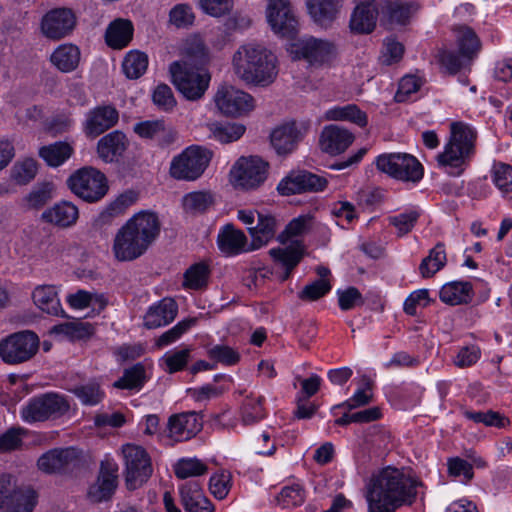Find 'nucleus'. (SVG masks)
Instances as JSON below:
<instances>
[{"label":"nucleus","mask_w":512,"mask_h":512,"mask_svg":"<svg viewBox=\"0 0 512 512\" xmlns=\"http://www.w3.org/2000/svg\"><path fill=\"white\" fill-rule=\"evenodd\" d=\"M117 471L116 463L108 460L101 462L97 480L88 490V498L92 502L99 503L111 498L117 487Z\"/></svg>","instance_id":"6ab92c4d"},{"label":"nucleus","mask_w":512,"mask_h":512,"mask_svg":"<svg viewBox=\"0 0 512 512\" xmlns=\"http://www.w3.org/2000/svg\"><path fill=\"white\" fill-rule=\"evenodd\" d=\"M211 135L221 143H230L240 139L245 133V126L235 122H214L208 124Z\"/></svg>","instance_id":"ea45409f"},{"label":"nucleus","mask_w":512,"mask_h":512,"mask_svg":"<svg viewBox=\"0 0 512 512\" xmlns=\"http://www.w3.org/2000/svg\"><path fill=\"white\" fill-rule=\"evenodd\" d=\"M257 220L256 226L248 227L252 237L251 249H258L266 245L274 238L277 229V221L272 215L257 213Z\"/></svg>","instance_id":"cd10ccee"},{"label":"nucleus","mask_w":512,"mask_h":512,"mask_svg":"<svg viewBox=\"0 0 512 512\" xmlns=\"http://www.w3.org/2000/svg\"><path fill=\"white\" fill-rule=\"evenodd\" d=\"M51 333L62 334L70 340H80L91 336L93 334V327L88 322L75 320L53 326Z\"/></svg>","instance_id":"79ce46f5"},{"label":"nucleus","mask_w":512,"mask_h":512,"mask_svg":"<svg viewBox=\"0 0 512 512\" xmlns=\"http://www.w3.org/2000/svg\"><path fill=\"white\" fill-rule=\"evenodd\" d=\"M134 132L141 138L153 139L165 132V124L163 120L143 121L134 126Z\"/></svg>","instance_id":"69168bd1"},{"label":"nucleus","mask_w":512,"mask_h":512,"mask_svg":"<svg viewBox=\"0 0 512 512\" xmlns=\"http://www.w3.org/2000/svg\"><path fill=\"white\" fill-rule=\"evenodd\" d=\"M219 111L227 116H242L253 108V98L248 93L233 86H221L214 96Z\"/></svg>","instance_id":"2eb2a0df"},{"label":"nucleus","mask_w":512,"mask_h":512,"mask_svg":"<svg viewBox=\"0 0 512 512\" xmlns=\"http://www.w3.org/2000/svg\"><path fill=\"white\" fill-rule=\"evenodd\" d=\"M128 147V140L121 131H113L103 136L97 143V154L106 163L117 161Z\"/></svg>","instance_id":"393cba45"},{"label":"nucleus","mask_w":512,"mask_h":512,"mask_svg":"<svg viewBox=\"0 0 512 512\" xmlns=\"http://www.w3.org/2000/svg\"><path fill=\"white\" fill-rule=\"evenodd\" d=\"M214 204V197L209 191H195L183 197L182 205L187 213L200 214Z\"/></svg>","instance_id":"a19ab883"},{"label":"nucleus","mask_w":512,"mask_h":512,"mask_svg":"<svg viewBox=\"0 0 512 512\" xmlns=\"http://www.w3.org/2000/svg\"><path fill=\"white\" fill-rule=\"evenodd\" d=\"M38 165L36 160L27 158L16 162L11 169V179L19 185H25L33 180L37 174Z\"/></svg>","instance_id":"8fccbe9b"},{"label":"nucleus","mask_w":512,"mask_h":512,"mask_svg":"<svg viewBox=\"0 0 512 512\" xmlns=\"http://www.w3.org/2000/svg\"><path fill=\"white\" fill-rule=\"evenodd\" d=\"M32 298L35 305L43 312L54 316H65L54 286L42 285L36 287Z\"/></svg>","instance_id":"c756f323"},{"label":"nucleus","mask_w":512,"mask_h":512,"mask_svg":"<svg viewBox=\"0 0 512 512\" xmlns=\"http://www.w3.org/2000/svg\"><path fill=\"white\" fill-rule=\"evenodd\" d=\"M447 262L445 246L439 242L432 248L427 257H425L420 266L419 271L423 278H430L440 271Z\"/></svg>","instance_id":"4c0bfd02"},{"label":"nucleus","mask_w":512,"mask_h":512,"mask_svg":"<svg viewBox=\"0 0 512 512\" xmlns=\"http://www.w3.org/2000/svg\"><path fill=\"white\" fill-rule=\"evenodd\" d=\"M136 195L133 192H125L111 202L95 219V224L102 227L123 214L124 211L135 202Z\"/></svg>","instance_id":"c9c22d12"},{"label":"nucleus","mask_w":512,"mask_h":512,"mask_svg":"<svg viewBox=\"0 0 512 512\" xmlns=\"http://www.w3.org/2000/svg\"><path fill=\"white\" fill-rule=\"evenodd\" d=\"M125 463V480L128 489L141 487L151 477L153 468L146 450L138 445L125 444L122 447Z\"/></svg>","instance_id":"1a4fd4ad"},{"label":"nucleus","mask_w":512,"mask_h":512,"mask_svg":"<svg viewBox=\"0 0 512 512\" xmlns=\"http://www.w3.org/2000/svg\"><path fill=\"white\" fill-rule=\"evenodd\" d=\"M264 397L259 396L254 398L252 396H247L242 404V422L245 425H252L263 418H265L266 413L263 408Z\"/></svg>","instance_id":"49530a36"},{"label":"nucleus","mask_w":512,"mask_h":512,"mask_svg":"<svg viewBox=\"0 0 512 512\" xmlns=\"http://www.w3.org/2000/svg\"><path fill=\"white\" fill-rule=\"evenodd\" d=\"M38 348V336L32 331H21L0 341V357L7 364H19L31 359Z\"/></svg>","instance_id":"9b49d317"},{"label":"nucleus","mask_w":512,"mask_h":512,"mask_svg":"<svg viewBox=\"0 0 512 512\" xmlns=\"http://www.w3.org/2000/svg\"><path fill=\"white\" fill-rule=\"evenodd\" d=\"M464 416L475 423H483L486 426H495L499 428L505 426V418L499 413L491 410L487 412L465 410Z\"/></svg>","instance_id":"052dcab7"},{"label":"nucleus","mask_w":512,"mask_h":512,"mask_svg":"<svg viewBox=\"0 0 512 512\" xmlns=\"http://www.w3.org/2000/svg\"><path fill=\"white\" fill-rule=\"evenodd\" d=\"M169 70L173 84L186 99L195 101L203 97L210 82L208 72L178 61L173 62Z\"/></svg>","instance_id":"39448f33"},{"label":"nucleus","mask_w":512,"mask_h":512,"mask_svg":"<svg viewBox=\"0 0 512 512\" xmlns=\"http://www.w3.org/2000/svg\"><path fill=\"white\" fill-rule=\"evenodd\" d=\"M207 470V465L197 458L180 459L174 467L175 474L180 479L197 477L205 474Z\"/></svg>","instance_id":"3c124183"},{"label":"nucleus","mask_w":512,"mask_h":512,"mask_svg":"<svg viewBox=\"0 0 512 512\" xmlns=\"http://www.w3.org/2000/svg\"><path fill=\"white\" fill-rule=\"evenodd\" d=\"M422 483L395 467H385L373 474L366 484L368 512H396L403 505H412L417 487Z\"/></svg>","instance_id":"f257e3e1"},{"label":"nucleus","mask_w":512,"mask_h":512,"mask_svg":"<svg viewBox=\"0 0 512 512\" xmlns=\"http://www.w3.org/2000/svg\"><path fill=\"white\" fill-rule=\"evenodd\" d=\"M119 113L112 105H100L90 110L84 122L87 136L97 137L117 124Z\"/></svg>","instance_id":"aec40b11"},{"label":"nucleus","mask_w":512,"mask_h":512,"mask_svg":"<svg viewBox=\"0 0 512 512\" xmlns=\"http://www.w3.org/2000/svg\"><path fill=\"white\" fill-rule=\"evenodd\" d=\"M477 134L467 124L453 122L450 125V138L444 151L437 156L439 166L449 167V174L459 176L475 153Z\"/></svg>","instance_id":"20e7f679"},{"label":"nucleus","mask_w":512,"mask_h":512,"mask_svg":"<svg viewBox=\"0 0 512 512\" xmlns=\"http://www.w3.org/2000/svg\"><path fill=\"white\" fill-rule=\"evenodd\" d=\"M231 175L235 186L243 189H254L265 181L267 163L259 157H242L233 166Z\"/></svg>","instance_id":"ddd939ff"},{"label":"nucleus","mask_w":512,"mask_h":512,"mask_svg":"<svg viewBox=\"0 0 512 512\" xmlns=\"http://www.w3.org/2000/svg\"><path fill=\"white\" fill-rule=\"evenodd\" d=\"M79 217L78 208L71 202L63 201L47 208L41 214V220L45 223L68 228L74 225Z\"/></svg>","instance_id":"b1692460"},{"label":"nucleus","mask_w":512,"mask_h":512,"mask_svg":"<svg viewBox=\"0 0 512 512\" xmlns=\"http://www.w3.org/2000/svg\"><path fill=\"white\" fill-rule=\"evenodd\" d=\"M70 409L65 397L56 393H46L32 398L22 409L21 416L27 423L57 419Z\"/></svg>","instance_id":"423d86ee"},{"label":"nucleus","mask_w":512,"mask_h":512,"mask_svg":"<svg viewBox=\"0 0 512 512\" xmlns=\"http://www.w3.org/2000/svg\"><path fill=\"white\" fill-rule=\"evenodd\" d=\"M148 56L140 51H130L122 63L123 72L129 79H138L147 70Z\"/></svg>","instance_id":"c03bdc74"},{"label":"nucleus","mask_w":512,"mask_h":512,"mask_svg":"<svg viewBox=\"0 0 512 512\" xmlns=\"http://www.w3.org/2000/svg\"><path fill=\"white\" fill-rule=\"evenodd\" d=\"M328 184L326 178L306 170L292 171L277 186L283 196L323 190Z\"/></svg>","instance_id":"dca6fc26"},{"label":"nucleus","mask_w":512,"mask_h":512,"mask_svg":"<svg viewBox=\"0 0 512 512\" xmlns=\"http://www.w3.org/2000/svg\"><path fill=\"white\" fill-rule=\"evenodd\" d=\"M331 290V284L326 279H318L306 285L298 297L304 301H315L326 295Z\"/></svg>","instance_id":"bf43d9fd"},{"label":"nucleus","mask_w":512,"mask_h":512,"mask_svg":"<svg viewBox=\"0 0 512 512\" xmlns=\"http://www.w3.org/2000/svg\"><path fill=\"white\" fill-rule=\"evenodd\" d=\"M493 182L503 193L512 192V167L505 163H495L492 168Z\"/></svg>","instance_id":"864d4df0"},{"label":"nucleus","mask_w":512,"mask_h":512,"mask_svg":"<svg viewBox=\"0 0 512 512\" xmlns=\"http://www.w3.org/2000/svg\"><path fill=\"white\" fill-rule=\"evenodd\" d=\"M376 166L380 171L400 181L417 183L423 178L421 163L407 153L380 155L376 160Z\"/></svg>","instance_id":"0eeeda50"},{"label":"nucleus","mask_w":512,"mask_h":512,"mask_svg":"<svg viewBox=\"0 0 512 512\" xmlns=\"http://www.w3.org/2000/svg\"><path fill=\"white\" fill-rule=\"evenodd\" d=\"M202 429V419L196 412H183L170 416L169 437L175 441H186Z\"/></svg>","instance_id":"412c9836"},{"label":"nucleus","mask_w":512,"mask_h":512,"mask_svg":"<svg viewBox=\"0 0 512 512\" xmlns=\"http://www.w3.org/2000/svg\"><path fill=\"white\" fill-rule=\"evenodd\" d=\"M50 61L61 72H72L79 65L80 50L73 44H62L51 54Z\"/></svg>","instance_id":"2f4dec72"},{"label":"nucleus","mask_w":512,"mask_h":512,"mask_svg":"<svg viewBox=\"0 0 512 512\" xmlns=\"http://www.w3.org/2000/svg\"><path fill=\"white\" fill-rule=\"evenodd\" d=\"M74 152L71 144L58 141L53 144L42 146L39 149V156L50 167H58L68 160Z\"/></svg>","instance_id":"f704fd0d"},{"label":"nucleus","mask_w":512,"mask_h":512,"mask_svg":"<svg viewBox=\"0 0 512 512\" xmlns=\"http://www.w3.org/2000/svg\"><path fill=\"white\" fill-rule=\"evenodd\" d=\"M133 25L126 19H116L107 28L105 38L107 44L115 49L125 47L132 39Z\"/></svg>","instance_id":"473e14b6"},{"label":"nucleus","mask_w":512,"mask_h":512,"mask_svg":"<svg viewBox=\"0 0 512 512\" xmlns=\"http://www.w3.org/2000/svg\"><path fill=\"white\" fill-rule=\"evenodd\" d=\"M178 312L177 303L171 298H164L151 306L144 316V326L155 329L171 323Z\"/></svg>","instance_id":"a878e982"},{"label":"nucleus","mask_w":512,"mask_h":512,"mask_svg":"<svg viewBox=\"0 0 512 512\" xmlns=\"http://www.w3.org/2000/svg\"><path fill=\"white\" fill-rule=\"evenodd\" d=\"M24 429L11 427L0 435V452H9L18 449L22 445Z\"/></svg>","instance_id":"338daca9"},{"label":"nucleus","mask_w":512,"mask_h":512,"mask_svg":"<svg viewBox=\"0 0 512 512\" xmlns=\"http://www.w3.org/2000/svg\"><path fill=\"white\" fill-rule=\"evenodd\" d=\"M456 33L460 53L463 54V58H467L471 61L475 54L480 50V40L475 32L469 27H459L457 28Z\"/></svg>","instance_id":"37998d69"},{"label":"nucleus","mask_w":512,"mask_h":512,"mask_svg":"<svg viewBox=\"0 0 512 512\" xmlns=\"http://www.w3.org/2000/svg\"><path fill=\"white\" fill-rule=\"evenodd\" d=\"M325 119L329 121H349L359 127H365L368 123L366 113L355 104L333 107L325 112Z\"/></svg>","instance_id":"e433bc0d"},{"label":"nucleus","mask_w":512,"mask_h":512,"mask_svg":"<svg viewBox=\"0 0 512 512\" xmlns=\"http://www.w3.org/2000/svg\"><path fill=\"white\" fill-rule=\"evenodd\" d=\"M195 15L192 8L187 4H178L169 13L170 23L177 28H187L194 22Z\"/></svg>","instance_id":"13d9d810"},{"label":"nucleus","mask_w":512,"mask_h":512,"mask_svg":"<svg viewBox=\"0 0 512 512\" xmlns=\"http://www.w3.org/2000/svg\"><path fill=\"white\" fill-rule=\"evenodd\" d=\"M20 487L17 485L14 476L10 474L0 475V509H3L7 504L11 505V499L15 497V493Z\"/></svg>","instance_id":"e2e57ef3"},{"label":"nucleus","mask_w":512,"mask_h":512,"mask_svg":"<svg viewBox=\"0 0 512 512\" xmlns=\"http://www.w3.org/2000/svg\"><path fill=\"white\" fill-rule=\"evenodd\" d=\"M209 273L208 265L194 264L184 274V285L190 289H200L207 285Z\"/></svg>","instance_id":"603ef678"},{"label":"nucleus","mask_w":512,"mask_h":512,"mask_svg":"<svg viewBox=\"0 0 512 512\" xmlns=\"http://www.w3.org/2000/svg\"><path fill=\"white\" fill-rule=\"evenodd\" d=\"M305 131L295 122L285 123L272 131L271 144L279 155L289 154L302 140Z\"/></svg>","instance_id":"5701e85b"},{"label":"nucleus","mask_w":512,"mask_h":512,"mask_svg":"<svg viewBox=\"0 0 512 512\" xmlns=\"http://www.w3.org/2000/svg\"><path fill=\"white\" fill-rule=\"evenodd\" d=\"M210 359L224 365H235L240 360L239 353L227 345H214L208 350Z\"/></svg>","instance_id":"4d7b16f0"},{"label":"nucleus","mask_w":512,"mask_h":512,"mask_svg":"<svg viewBox=\"0 0 512 512\" xmlns=\"http://www.w3.org/2000/svg\"><path fill=\"white\" fill-rule=\"evenodd\" d=\"M235 74L247 84L267 86L277 76L276 57L261 45H242L233 55Z\"/></svg>","instance_id":"7ed1b4c3"},{"label":"nucleus","mask_w":512,"mask_h":512,"mask_svg":"<svg viewBox=\"0 0 512 512\" xmlns=\"http://www.w3.org/2000/svg\"><path fill=\"white\" fill-rule=\"evenodd\" d=\"M201 9L212 17H222L231 12L234 0H199Z\"/></svg>","instance_id":"680f3d73"},{"label":"nucleus","mask_w":512,"mask_h":512,"mask_svg":"<svg viewBox=\"0 0 512 512\" xmlns=\"http://www.w3.org/2000/svg\"><path fill=\"white\" fill-rule=\"evenodd\" d=\"M270 255L274 261L284 267L285 271L280 277L281 281H286L292 270L299 264L302 259V252L295 247L271 249Z\"/></svg>","instance_id":"58836bf2"},{"label":"nucleus","mask_w":512,"mask_h":512,"mask_svg":"<svg viewBox=\"0 0 512 512\" xmlns=\"http://www.w3.org/2000/svg\"><path fill=\"white\" fill-rule=\"evenodd\" d=\"M439 62L441 65L450 73H457L466 63L470 61L467 58H463V54L448 50H442L438 55Z\"/></svg>","instance_id":"0e129e2a"},{"label":"nucleus","mask_w":512,"mask_h":512,"mask_svg":"<svg viewBox=\"0 0 512 512\" xmlns=\"http://www.w3.org/2000/svg\"><path fill=\"white\" fill-rule=\"evenodd\" d=\"M196 322L195 318H189L180 321L173 328L164 332L157 340L156 346L161 348L167 346L176 340H178L189 328H191Z\"/></svg>","instance_id":"5fc2aeb1"},{"label":"nucleus","mask_w":512,"mask_h":512,"mask_svg":"<svg viewBox=\"0 0 512 512\" xmlns=\"http://www.w3.org/2000/svg\"><path fill=\"white\" fill-rule=\"evenodd\" d=\"M290 52L295 59H303L313 67L329 65L337 54L332 42L314 37L302 38L292 43Z\"/></svg>","instance_id":"f8f14e48"},{"label":"nucleus","mask_w":512,"mask_h":512,"mask_svg":"<svg viewBox=\"0 0 512 512\" xmlns=\"http://www.w3.org/2000/svg\"><path fill=\"white\" fill-rule=\"evenodd\" d=\"M267 20L272 30L287 38H292L298 31V20L289 0H268Z\"/></svg>","instance_id":"4468645a"},{"label":"nucleus","mask_w":512,"mask_h":512,"mask_svg":"<svg viewBox=\"0 0 512 512\" xmlns=\"http://www.w3.org/2000/svg\"><path fill=\"white\" fill-rule=\"evenodd\" d=\"M472 285L469 282H451L445 284L439 293L440 299L449 305L466 304L471 300Z\"/></svg>","instance_id":"72a5a7b5"},{"label":"nucleus","mask_w":512,"mask_h":512,"mask_svg":"<svg viewBox=\"0 0 512 512\" xmlns=\"http://www.w3.org/2000/svg\"><path fill=\"white\" fill-rule=\"evenodd\" d=\"M145 382V369L141 364L126 369L123 376L114 382L113 386L118 389H139Z\"/></svg>","instance_id":"09e8293b"},{"label":"nucleus","mask_w":512,"mask_h":512,"mask_svg":"<svg viewBox=\"0 0 512 512\" xmlns=\"http://www.w3.org/2000/svg\"><path fill=\"white\" fill-rule=\"evenodd\" d=\"M212 153L199 146H191L175 157L170 166V175L178 180L193 181L207 168Z\"/></svg>","instance_id":"9d476101"},{"label":"nucleus","mask_w":512,"mask_h":512,"mask_svg":"<svg viewBox=\"0 0 512 512\" xmlns=\"http://www.w3.org/2000/svg\"><path fill=\"white\" fill-rule=\"evenodd\" d=\"M377 15L373 0H361L352 13L350 28L357 33H370L376 26Z\"/></svg>","instance_id":"bb28decb"},{"label":"nucleus","mask_w":512,"mask_h":512,"mask_svg":"<svg viewBox=\"0 0 512 512\" xmlns=\"http://www.w3.org/2000/svg\"><path fill=\"white\" fill-rule=\"evenodd\" d=\"M311 221L312 217L309 215H302L293 219L279 235V240L285 242L289 237L299 236L305 233L309 229Z\"/></svg>","instance_id":"774afa93"},{"label":"nucleus","mask_w":512,"mask_h":512,"mask_svg":"<svg viewBox=\"0 0 512 512\" xmlns=\"http://www.w3.org/2000/svg\"><path fill=\"white\" fill-rule=\"evenodd\" d=\"M386 9L389 21L395 24H405L415 11L412 4L397 1L390 2Z\"/></svg>","instance_id":"6e6d98bb"},{"label":"nucleus","mask_w":512,"mask_h":512,"mask_svg":"<svg viewBox=\"0 0 512 512\" xmlns=\"http://www.w3.org/2000/svg\"><path fill=\"white\" fill-rule=\"evenodd\" d=\"M160 233L155 213L140 212L129 219L116 233L112 252L116 260L129 262L141 257Z\"/></svg>","instance_id":"f03ea898"},{"label":"nucleus","mask_w":512,"mask_h":512,"mask_svg":"<svg viewBox=\"0 0 512 512\" xmlns=\"http://www.w3.org/2000/svg\"><path fill=\"white\" fill-rule=\"evenodd\" d=\"M307 8L317 24L327 27L338 14L339 0H307Z\"/></svg>","instance_id":"7c9ffc66"},{"label":"nucleus","mask_w":512,"mask_h":512,"mask_svg":"<svg viewBox=\"0 0 512 512\" xmlns=\"http://www.w3.org/2000/svg\"><path fill=\"white\" fill-rule=\"evenodd\" d=\"M355 136L348 129L338 125H328L323 128L319 144L323 152L338 155L348 149Z\"/></svg>","instance_id":"4be33fe9"},{"label":"nucleus","mask_w":512,"mask_h":512,"mask_svg":"<svg viewBox=\"0 0 512 512\" xmlns=\"http://www.w3.org/2000/svg\"><path fill=\"white\" fill-rule=\"evenodd\" d=\"M72 391L84 405H96L104 398V391L96 380L76 386Z\"/></svg>","instance_id":"de8ad7c7"},{"label":"nucleus","mask_w":512,"mask_h":512,"mask_svg":"<svg viewBox=\"0 0 512 512\" xmlns=\"http://www.w3.org/2000/svg\"><path fill=\"white\" fill-rule=\"evenodd\" d=\"M76 25V16L72 9L54 8L41 20L43 35L51 40H60L69 35Z\"/></svg>","instance_id":"a211bd4d"},{"label":"nucleus","mask_w":512,"mask_h":512,"mask_svg":"<svg viewBox=\"0 0 512 512\" xmlns=\"http://www.w3.org/2000/svg\"><path fill=\"white\" fill-rule=\"evenodd\" d=\"M82 453L75 447L55 448L41 455L38 468L45 473H62L78 466Z\"/></svg>","instance_id":"f3484780"},{"label":"nucleus","mask_w":512,"mask_h":512,"mask_svg":"<svg viewBox=\"0 0 512 512\" xmlns=\"http://www.w3.org/2000/svg\"><path fill=\"white\" fill-rule=\"evenodd\" d=\"M247 237L241 230L235 229L231 225H226L218 235V246L220 250L228 255H236L243 251L252 250L246 248Z\"/></svg>","instance_id":"c85d7f7f"},{"label":"nucleus","mask_w":512,"mask_h":512,"mask_svg":"<svg viewBox=\"0 0 512 512\" xmlns=\"http://www.w3.org/2000/svg\"><path fill=\"white\" fill-rule=\"evenodd\" d=\"M67 184L74 194L87 202L102 199L108 191L105 175L93 167L79 169L68 178Z\"/></svg>","instance_id":"6e6552de"},{"label":"nucleus","mask_w":512,"mask_h":512,"mask_svg":"<svg viewBox=\"0 0 512 512\" xmlns=\"http://www.w3.org/2000/svg\"><path fill=\"white\" fill-rule=\"evenodd\" d=\"M34 490L28 487H20L11 499V505L7 504L3 509L7 512H32L37 502Z\"/></svg>","instance_id":"a18cd8bd"}]
</instances>
